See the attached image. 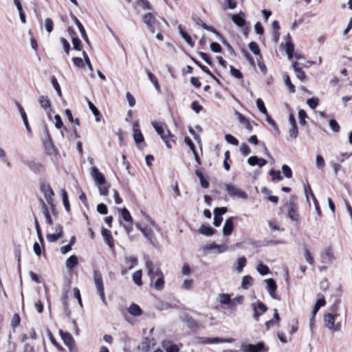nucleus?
<instances>
[{"mask_svg":"<svg viewBox=\"0 0 352 352\" xmlns=\"http://www.w3.org/2000/svg\"><path fill=\"white\" fill-rule=\"evenodd\" d=\"M61 196L63 199V206L65 210L69 212L70 210L69 203L67 197V194L65 190H61Z\"/></svg>","mask_w":352,"mask_h":352,"instance_id":"45","label":"nucleus"},{"mask_svg":"<svg viewBox=\"0 0 352 352\" xmlns=\"http://www.w3.org/2000/svg\"><path fill=\"white\" fill-rule=\"evenodd\" d=\"M251 309L253 311V318L256 321L259 320V317L265 314L267 310V306L261 301L252 302L250 305Z\"/></svg>","mask_w":352,"mask_h":352,"instance_id":"5","label":"nucleus"},{"mask_svg":"<svg viewBox=\"0 0 352 352\" xmlns=\"http://www.w3.org/2000/svg\"><path fill=\"white\" fill-rule=\"evenodd\" d=\"M72 61L74 63V65L78 68H83L86 64L82 58L78 57L73 58Z\"/></svg>","mask_w":352,"mask_h":352,"instance_id":"52","label":"nucleus"},{"mask_svg":"<svg viewBox=\"0 0 352 352\" xmlns=\"http://www.w3.org/2000/svg\"><path fill=\"white\" fill-rule=\"evenodd\" d=\"M17 107L27 131L28 132H31V128L30 126L28 117L23 107L20 104H17Z\"/></svg>","mask_w":352,"mask_h":352,"instance_id":"28","label":"nucleus"},{"mask_svg":"<svg viewBox=\"0 0 352 352\" xmlns=\"http://www.w3.org/2000/svg\"><path fill=\"white\" fill-rule=\"evenodd\" d=\"M256 270L260 274L263 276L266 275L270 272L269 267L267 265H263L262 263H259L256 266Z\"/></svg>","mask_w":352,"mask_h":352,"instance_id":"47","label":"nucleus"},{"mask_svg":"<svg viewBox=\"0 0 352 352\" xmlns=\"http://www.w3.org/2000/svg\"><path fill=\"white\" fill-rule=\"evenodd\" d=\"M146 269L151 282H153L157 276H161L163 274L160 269L149 260L146 262Z\"/></svg>","mask_w":352,"mask_h":352,"instance_id":"9","label":"nucleus"},{"mask_svg":"<svg viewBox=\"0 0 352 352\" xmlns=\"http://www.w3.org/2000/svg\"><path fill=\"white\" fill-rule=\"evenodd\" d=\"M46 237H47V239L48 241L53 243V242L56 241L58 239L61 238L62 236H60V234L53 233V234H47Z\"/></svg>","mask_w":352,"mask_h":352,"instance_id":"61","label":"nucleus"},{"mask_svg":"<svg viewBox=\"0 0 352 352\" xmlns=\"http://www.w3.org/2000/svg\"><path fill=\"white\" fill-rule=\"evenodd\" d=\"M128 312L134 316H139L142 314V309L139 305L133 303L128 308Z\"/></svg>","mask_w":352,"mask_h":352,"instance_id":"34","label":"nucleus"},{"mask_svg":"<svg viewBox=\"0 0 352 352\" xmlns=\"http://www.w3.org/2000/svg\"><path fill=\"white\" fill-rule=\"evenodd\" d=\"M142 270H137L133 273L132 278H133V283L135 285H137L138 286H141L142 285Z\"/></svg>","mask_w":352,"mask_h":352,"instance_id":"37","label":"nucleus"},{"mask_svg":"<svg viewBox=\"0 0 352 352\" xmlns=\"http://www.w3.org/2000/svg\"><path fill=\"white\" fill-rule=\"evenodd\" d=\"M72 19L74 21L76 26L78 27L82 38L85 40V41L86 43H89L88 36L86 34L85 30L83 25H82V23L74 15H72Z\"/></svg>","mask_w":352,"mask_h":352,"instance_id":"23","label":"nucleus"},{"mask_svg":"<svg viewBox=\"0 0 352 352\" xmlns=\"http://www.w3.org/2000/svg\"><path fill=\"white\" fill-rule=\"evenodd\" d=\"M88 106H89L90 110L91 111V112L93 113V114L94 115V116L96 118V121L97 122H100L101 115H100V113L98 111V109L95 107V105L91 101L88 102Z\"/></svg>","mask_w":352,"mask_h":352,"instance_id":"39","label":"nucleus"},{"mask_svg":"<svg viewBox=\"0 0 352 352\" xmlns=\"http://www.w3.org/2000/svg\"><path fill=\"white\" fill-rule=\"evenodd\" d=\"M249 48L255 55L260 54V48L256 42H250L249 43Z\"/></svg>","mask_w":352,"mask_h":352,"instance_id":"51","label":"nucleus"},{"mask_svg":"<svg viewBox=\"0 0 352 352\" xmlns=\"http://www.w3.org/2000/svg\"><path fill=\"white\" fill-rule=\"evenodd\" d=\"M91 177L99 184H105L106 180L104 175L99 171L96 167L92 168Z\"/></svg>","mask_w":352,"mask_h":352,"instance_id":"21","label":"nucleus"},{"mask_svg":"<svg viewBox=\"0 0 352 352\" xmlns=\"http://www.w3.org/2000/svg\"><path fill=\"white\" fill-rule=\"evenodd\" d=\"M143 23L147 26L151 32H154V24L155 22V15L153 13L147 12L142 16Z\"/></svg>","mask_w":352,"mask_h":352,"instance_id":"14","label":"nucleus"},{"mask_svg":"<svg viewBox=\"0 0 352 352\" xmlns=\"http://www.w3.org/2000/svg\"><path fill=\"white\" fill-rule=\"evenodd\" d=\"M223 188L232 197L241 199H247L248 197V194L244 190L234 184H224Z\"/></svg>","mask_w":352,"mask_h":352,"instance_id":"3","label":"nucleus"},{"mask_svg":"<svg viewBox=\"0 0 352 352\" xmlns=\"http://www.w3.org/2000/svg\"><path fill=\"white\" fill-rule=\"evenodd\" d=\"M247 260L245 256L239 257L234 264V267L238 273L243 271V267L246 265Z\"/></svg>","mask_w":352,"mask_h":352,"instance_id":"27","label":"nucleus"},{"mask_svg":"<svg viewBox=\"0 0 352 352\" xmlns=\"http://www.w3.org/2000/svg\"><path fill=\"white\" fill-rule=\"evenodd\" d=\"M42 191L43 192L45 195V197L46 199V201L47 204H49L51 206V210L52 212V214L54 217H56V212L55 206L53 204V196H54V192L50 187L49 184H44L41 187Z\"/></svg>","mask_w":352,"mask_h":352,"instance_id":"6","label":"nucleus"},{"mask_svg":"<svg viewBox=\"0 0 352 352\" xmlns=\"http://www.w3.org/2000/svg\"><path fill=\"white\" fill-rule=\"evenodd\" d=\"M282 171L287 178H291L292 177V171L287 165H283Z\"/></svg>","mask_w":352,"mask_h":352,"instance_id":"59","label":"nucleus"},{"mask_svg":"<svg viewBox=\"0 0 352 352\" xmlns=\"http://www.w3.org/2000/svg\"><path fill=\"white\" fill-rule=\"evenodd\" d=\"M232 20L236 25L242 28L245 24V14L240 11L238 14L232 16Z\"/></svg>","mask_w":352,"mask_h":352,"instance_id":"19","label":"nucleus"},{"mask_svg":"<svg viewBox=\"0 0 352 352\" xmlns=\"http://www.w3.org/2000/svg\"><path fill=\"white\" fill-rule=\"evenodd\" d=\"M54 22L53 21L47 18L45 20V28L48 33H51L53 30Z\"/></svg>","mask_w":352,"mask_h":352,"instance_id":"55","label":"nucleus"},{"mask_svg":"<svg viewBox=\"0 0 352 352\" xmlns=\"http://www.w3.org/2000/svg\"><path fill=\"white\" fill-rule=\"evenodd\" d=\"M102 235L104 238V241L107 243V244L110 247L112 248L113 246V239L111 235V231L103 228L102 230Z\"/></svg>","mask_w":352,"mask_h":352,"instance_id":"25","label":"nucleus"},{"mask_svg":"<svg viewBox=\"0 0 352 352\" xmlns=\"http://www.w3.org/2000/svg\"><path fill=\"white\" fill-rule=\"evenodd\" d=\"M203 249L206 251L211 250L215 254H221L226 252L228 250V246L226 243L221 245L216 244L215 243H211L208 245L204 246Z\"/></svg>","mask_w":352,"mask_h":352,"instance_id":"12","label":"nucleus"},{"mask_svg":"<svg viewBox=\"0 0 352 352\" xmlns=\"http://www.w3.org/2000/svg\"><path fill=\"white\" fill-rule=\"evenodd\" d=\"M199 232L206 236H212L214 234V230L212 227L204 225L199 228Z\"/></svg>","mask_w":352,"mask_h":352,"instance_id":"36","label":"nucleus"},{"mask_svg":"<svg viewBox=\"0 0 352 352\" xmlns=\"http://www.w3.org/2000/svg\"><path fill=\"white\" fill-rule=\"evenodd\" d=\"M253 278L250 276H245L242 279L241 287L244 289H247L252 285Z\"/></svg>","mask_w":352,"mask_h":352,"instance_id":"40","label":"nucleus"},{"mask_svg":"<svg viewBox=\"0 0 352 352\" xmlns=\"http://www.w3.org/2000/svg\"><path fill=\"white\" fill-rule=\"evenodd\" d=\"M195 174L197 177L199 179L201 186L204 188H208L209 182L204 178V174L199 170H196Z\"/></svg>","mask_w":352,"mask_h":352,"instance_id":"38","label":"nucleus"},{"mask_svg":"<svg viewBox=\"0 0 352 352\" xmlns=\"http://www.w3.org/2000/svg\"><path fill=\"white\" fill-rule=\"evenodd\" d=\"M141 214L148 224L144 225L142 222L138 221L135 223V227L142 233L152 246L157 248L159 246V241L155 236V230L159 232L161 231V229L155 221L144 211L142 210Z\"/></svg>","mask_w":352,"mask_h":352,"instance_id":"1","label":"nucleus"},{"mask_svg":"<svg viewBox=\"0 0 352 352\" xmlns=\"http://www.w3.org/2000/svg\"><path fill=\"white\" fill-rule=\"evenodd\" d=\"M248 163L250 166H258L263 167L267 164V161L263 158H258L256 156H251L248 160Z\"/></svg>","mask_w":352,"mask_h":352,"instance_id":"24","label":"nucleus"},{"mask_svg":"<svg viewBox=\"0 0 352 352\" xmlns=\"http://www.w3.org/2000/svg\"><path fill=\"white\" fill-rule=\"evenodd\" d=\"M42 212L45 217L46 223L51 226L53 224V219L50 215V210L44 202H42Z\"/></svg>","mask_w":352,"mask_h":352,"instance_id":"29","label":"nucleus"},{"mask_svg":"<svg viewBox=\"0 0 352 352\" xmlns=\"http://www.w3.org/2000/svg\"><path fill=\"white\" fill-rule=\"evenodd\" d=\"M156 281L155 282L154 287L157 290H162L164 287V275L157 276Z\"/></svg>","mask_w":352,"mask_h":352,"instance_id":"42","label":"nucleus"},{"mask_svg":"<svg viewBox=\"0 0 352 352\" xmlns=\"http://www.w3.org/2000/svg\"><path fill=\"white\" fill-rule=\"evenodd\" d=\"M133 136L136 144L139 145L144 142V137L141 131L138 129V122H135L133 124Z\"/></svg>","mask_w":352,"mask_h":352,"instance_id":"18","label":"nucleus"},{"mask_svg":"<svg viewBox=\"0 0 352 352\" xmlns=\"http://www.w3.org/2000/svg\"><path fill=\"white\" fill-rule=\"evenodd\" d=\"M320 262L323 264H330L334 259L333 248L331 246L325 248L320 254Z\"/></svg>","mask_w":352,"mask_h":352,"instance_id":"10","label":"nucleus"},{"mask_svg":"<svg viewBox=\"0 0 352 352\" xmlns=\"http://www.w3.org/2000/svg\"><path fill=\"white\" fill-rule=\"evenodd\" d=\"M307 104L311 109H315L318 104V99L316 98H309L307 100Z\"/></svg>","mask_w":352,"mask_h":352,"instance_id":"54","label":"nucleus"},{"mask_svg":"<svg viewBox=\"0 0 352 352\" xmlns=\"http://www.w3.org/2000/svg\"><path fill=\"white\" fill-rule=\"evenodd\" d=\"M299 118V123L304 126L306 123L305 118H307V113L303 109H300L298 113Z\"/></svg>","mask_w":352,"mask_h":352,"instance_id":"56","label":"nucleus"},{"mask_svg":"<svg viewBox=\"0 0 352 352\" xmlns=\"http://www.w3.org/2000/svg\"><path fill=\"white\" fill-rule=\"evenodd\" d=\"M138 263V258L133 256H128L124 258V263L122 267L121 273L122 275L126 274L129 270H132Z\"/></svg>","mask_w":352,"mask_h":352,"instance_id":"11","label":"nucleus"},{"mask_svg":"<svg viewBox=\"0 0 352 352\" xmlns=\"http://www.w3.org/2000/svg\"><path fill=\"white\" fill-rule=\"evenodd\" d=\"M256 106H257V108L259 109V111L264 115H266L267 113H268L265 107L264 102L261 98L257 99Z\"/></svg>","mask_w":352,"mask_h":352,"instance_id":"53","label":"nucleus"},{"mask_svg":"<svg viewBox=\"0 0 352 352\" xmlns=\"http://www.w3.org/2000/svg\"><path fill=\"white\" fill-rule=\"evenodd\" d=\"M153 126L157 134L160 135L162 139L170 138L173 142H175V136L170 133V131L167 129L166 126L164 123L153 122Z\"/></svg>","mask_w":352,"mask_h":352,"instance_id":"4","label":"nucleus"},{"mask_svg":"<svg viewBox=\"0 0 352 352\" xmlns=\"http://www.w3.org/2000/svg\"><path fill=\"white\" fill-rule=\"evenodd\" d=\"M94 283L96 289L97 294L99 295L101 301L104 305H107V302L104 294L102 276V274L98 270H94Z\"/></svg>","mask_w":352,"mask_h":352,"instance_id":"2","label":"nucleus"},{"mask_svg":"<svg viewBox=\"0 0 352 352\" xmlns=\"http://www.w3.org/2000/svg\"><path fill=\"white\" fill-rule=\"evenodd\" d=\"M325 303H326V301H325V300H324V298H322L318 299V300L316 301V304H315V306H314V307L313 314H314V315H316V313H317V312L318 311V310L320 309V308L321 307L324 306Z\"/></svg>","mask_w":352,"mask_h":352,"instance_id":"48","label":"nucleus"},{"mask_svg":"<svg viewBox=\"0 0 352 352\" xmlns=\"http://www.w3.org/2000/svg\"><path fill=\"white\" fill-rule=\"evenodd\" d=\"M234 217H231L226 219L223 227V234L225 236H230L234 229Z\"/></svg>","mask_w":352,"mask_h":352,"instance_id":"20","label":"nucleus"},{"mask_svg":"<svg viewBox=\"0 0 352 352\" xmlns=\"http://www.w3.org/2000/svg\"><path fill=\"white\" fill-rule=\"evenodd\" d=\"M78 257L76 255L70 256L66 261V267L69 270H72L75 266L78 265Z\"/></svg>","mask_w":352,"mask_h":352,"instance_id":"32","label":"nucleus"},{"mask_svg":"<svg viewBox=\"0 0 352 352\" xmlns=\"http://www.w3.org/2000/svg\"><path fill=\"white\" fill-rule=\"evenodd\" d=\"M120 214L122 217V219L126 221V222H132L133 219L132 217L129 212V211L126 208H123L122 209L120 210Z\"/></svg>","mask_w":352,"mask_h":352,"instance_id":"41","label":"nucleus"},{"mask_svg":"<svg viewBox=\"0 0 352 352\" xmlns=\"http://www.w3.org/2000/svg\"><path fill=\"white\" fill-rule=\"evenodd\" d=\"M197 342L201 344H219V343H232L234 341L233 338H206V337H198L197 338Z\"/></svg>","mask_w":352,"mask_h":352,"instance_id":"7","label":"nucleus"},{"mask_svg":"<svg viewBox=\"0 0 352 352\" xmlns=\"http://www.w3.org/2000/svg\"><path fill=\"white\" fill-rule=\"evenodd\" d=\"M325 162L322 155H318L316 157V166L318 169H322L324 167Z\"/></svg>","mask_w":352,"mask_h":352,"instance_id":"50","label":"nucleus"},{"mask_svg":"<svg viewBox=\"0 0 352 352\" xmlns=\"http://www.w3.org/2000/svg\"><path fill=\"white\" fill-rule=\"evenodd\" d=\"M288 216L292 220L296 221L297 223L300 222V218L297 211V206L293 201L289 202Z\"/></svg>","mask_w":352,"mask_h":352,"instance_id":"16","label":"nucleus"},{"mask_svg":"<svg viewBox=\"0 0 352 352\" xmlns=\"http://www.w3.org/2000/svg\"><path fill=\"white\" fill-rule=\"evenodd\" d=\"M230 297L228 294H222L219 295V302L223 305H228L230 302Z\"/></svg>","mask_w":352,"mask_h":352,"instance_id":"57","label":"nucleus"},{"mask_svg":"<svg viewBox=\"0 0 352 352\" xmlns=\"http://www.w3.org/2000/svg\"><path fill=\"white\" fill-rule=\"evenodd\" d=\"M283 78H284L285 84L287 87L289 92L294 93L295 92V87L292 83L289 75L287 74H285L283 75Z\"/></svg>","mask_w":352,"mask_h":352,"instance_id":"43","label":"nucleus"},{"mask_svg":"<svg viewBox=\"0 0 352 352\" xmlns=\"http://www.w3.org/2000/svg\"><path fill=\"white\" fill-rule=\"evenodd\" d=\"M59 333L65 344L69 349L70 351H72L73 347L75 346V342L72 335L69 333L63 332L62 330H60Z\"/></svg>","mask_w":352,"mask_h":352,"instance_id":"15","label":"nucleus"},{"mask_svg":"<svg viewBox=\"0 0 352 352\" xmlns=\"http://www.w3.org/2000/svg\"><path fill=\"white\" fill-rule=\"evenodd\" d=\"M329 127L333 131L334 133H338L340 130V126L338 122L334 120L331 119L329 120Z\"/></svg>","mask_w":352,"mask_h":352,"instance_id":"49","label":"nucleus"},{"mask_svg":"<svg viewBox=\"0 0 352 352\" xmlns=\"http://www.w3.org/2000/svg\"><path fill=\"white\" fill-rule=\"evenodd\" d=\"M20 317L18 314H14L12 318V320H11V323H10V325L11 327L14 329L16 328L17 326L19 325L20 324Z\"/></svg>","mask_w":352,"mask_h":352,"instance_id":"58","label":"nucleus"},{"mask_svg":"<svg viewBox=\"0 0 352 352\" xmlns=\"http://www.w3.org/2000/svg\"><path fill=\"white\" fill-rule=\"evenodd\" d=\"M285 51L287 54V56L289 59H291L293 56V53L294 51V46L290 41H287L285 45Z\"/></svg>","mask_w":352,"mask_h":352,"instance_id":"46","label":"nucleus"},{"mask_svg":"<svg viewBox=\"0 0 352 352\" xmlns=\"http://www.w3.org/2000/svg\"><path fill=\"white\" fill-rule=\"evenodd\" d=\"M303 254H304V258H305L306 262L307 263H309V265H314V258L311 256L310 251L307 248H305L303 249Z\"/></svg>","mask_w":352,"mask_h":352,"instance_id":"44","label":"nucleus"},{"mask_svg":"<svg viewBox=\"0 0 352 352\" xmlns=\"http://www.w3.org/2000/svg\"><path fill=\"white\" fill-rule=\"evenodd\" d=\"M289 134L293 139H296L298 137V131L297 124L291 126V129L289 131Z\"/></svg>","mask_w":352,"mask_h":352,"instance_id":"60","label":"nucleus"},{"mask_svg":"<svg viewBox=\"0 0 352 352\" xmlns=\"http://www.w3.org/2000/svg\"><path fill=\"white\" fill-rule=\"evenodd\" d=\"M279 314L278 313V310L276 309H274V318L270 320L265 322L266 329L268 330L275 324H278L279 323Z\"/></svg>","mask_w":352,"mask_h":352,"instance_id":"26","label":"nucleus"},{"mask_svg":"<svg viewBox=\"0 0 352 352\" xmlns=\"http://www.w3.org/2000/svg\"><path fill=\"white\" fill-rule=\"evenodd\" d=\"M41 107L45 111L50 109L51 111V102L49 98L46 96H41L38 98Z\"/></svg>","mask_w":352,"mask_h":352,"instance_id":"30","label":"nucleus"},{"mask_svg":"<svg viewBox=\"0 0 352 352\" xmlns=\"http://www.w3.org/2000/svg\"><path fill=\"white\" fill-rule=\"evenodd\" d=\"M351 156H352V152L348 153V152H344L341 153L340 155L337 157V160L339 162L342 163L344 161L345 158H349Z\"/></svg>","mask_w":352,"mask_h":352,"instance_id":"64","label":"nucleus"},{"mask_svg":"<svg viewBox=\"0 0 352 352\" xmlns=\"http://www.w3.org/2000/svg\"><path fill=\"white\" fill-rule=\"evenodd\" d=\"M265 283L267 284V291L270 296L274 299H278L277 294L276 293L277 289V285L273 278L266 279Z\"/></svg>","mask_w":352,"mask_h":352,"instance_id":"13","label":"nucleus"},{"mask_svg":"<svg viewBox=\"0 0 352 352\" xmlns=\"http://www.w3.org/2000/svg\"><path fill=\"white\" fill-rule=\"evenodd\" d=\"M179 32L183 39L190 46H194V42L192 41L191 36L186 32L182 28V25L178 26Z\"/></svg>","mask_w":352,"mask_h":352,"instance_id":"33","label":"nucleus"},{"mask_svg":"<svg viewBox=\"0 0 352 352\" xmlns=\"http://www.w3.org/2000/svg\"><path fill=\"white\" fill-rule=\"evenodd\" d=\"M298 63L294 62L292 65L294 72H296V77L301 81H304L306 78V75L302 68L298 67Z\"/></svg>","mask_w":352,"mask_h":352,"instance_id":"31","label":"nucleus"},{"mask_svg":"<svg viewBox=\"0 0 352 352\" xmlns=\"http://www.w3.org/2000/svg\"><path fill=\"white\" fill-rule=\"evenodd\" d=\"M270 175H271L273 180L277 179L280 181L283 179V177L280 175V172L279 170H272L270 173Z\"/></svg>","mask_w":352,"mask_h":352,"instance_id":"63","label":"nucleus"},{"mask_svg":"<svg viewBox=\"0 0 352 352\" xmlns=\"http://www.w3.org/2000/svg\"><path fill=\"white\" fill-rule=\"evenodd\" d=\"M336 317V315L330 313L326 314L324 316V322L325 327L334 332L338 331L340 329V324H335Z\"/></svg>","mask_w":352,"mask_h":352,"instance_id":"8","label":"nucleus"},{"mask_svg":"<svg viewBox=\"0 0 352 352\" xmlns=\"http://www.w3.org/2000/svg\"><path fill=\"white\" fill-rule=\"evenodd\" d=\"M264 344L259 342L257 344H248L242 348V352H261L264 349Z\"/></svg>","mask_w":352,"mask_h":352,"instance_id":"22","label":"nucleus"},{"mask_svg":"<svg viewBox=\"0 0 352 352\" xmlns=\"http://www.w3.org/2000/svg\"><path fill=\"white\" fill-rule=\"evenodd\" d=\"M225 139L230 144H232L235 145V146L239 144V141L237 140V139L235 138L232 135H230V134L226 135Z\"/></svg>","mask_w":352,"mask_h":352,"instance_id":"62","label":"nucleus"},{"mask_svg":"<svg viewBox=\"0 0 352 352\" xmlns=\"http://www.w3.org/2000/svg\"><path fill=\"white\" fill-rule=\"evenodd\" d=\"M305 194L306 195L307 200L309 199V196H311V199H314V204L315 206L316 210L318 215H321V210L320 209L318 202L314 194L313 193L309 185L305 186Z\"/></svg>","mask_w":352,"mask_h":352,"instance_id":"17","label":"nucleus"},{"mask_svg":"<svg viewBox=\"0 0 352 352\" xmlns=\"http://www.w3.org/2000/svg\"><path fill=\"white\" fill-rule=\"evenodd\" d=\"M197 25L202 27L204 29L214 33L217 36V37H221V35L219 34V32L218 31H217L215 29H214L212 26L208 25L206 23H205L201 19H199L197 21Z\"/></svg>","mask_w":352,"mask_h":352,"instance_id":"35","label":"nucleus"}]
</instances>
